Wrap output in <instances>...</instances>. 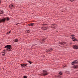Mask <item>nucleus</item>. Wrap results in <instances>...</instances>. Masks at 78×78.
Listing matches in <instances>:
<instances>
[{
    "label": "nucleus",
    "mask_w": 78,
    "mask_h": 78,
    "mask_svg": "<svg viewBox=\"0 0 78 78\" xmlns=\"http://www.w3.org/2000/svg\"><path fill=\"white\" fill-rule=\"evenodd\" d=\"M5 48H6V50L8 51H9L11 50V45H7L5 46Z\"/></svg>",
    "instance_id": "f257e3e1"
},
{
    "label": "nucleus",
    "mask_w": 78,
    "mask_h": 78,
    "mask_svg": "<svg viewBox=\"0 0 78 78\" xmlns=\"http://www.w3.org/2000/svg\"><path fill=\"white\" fill-rule=\"evenodd\" d=\"M6 20L7 21L9 20V18L8 17H6L5 18H4L2 19L1 20H0V23L5 22V21H6Z\"/></svg>",
    "instance_id": "f03ea898"
},
{
    "label": "nucleus",
    "mask_w": 78,
    "mask_h": 78,
    "mask_svg": "<svg viewBox=\"0 0 78 78\" xmlns=\"http://www.w3.org/2000/svg\"><path fill=\"white\" fill-rule=\"evenodd\" d=\"M48 74V72H47V71L44 70H43V73L42 74V75H43V76H45L47 75Z\"/></svg>",
    "instance_id": "7ed1b4c3"
},
{
    "label": "nucleus",
    "mask_w": 78,
    "mask_h": 78,
    "mask_svg": "<svg viewBox=\"0 0 78 78\" xmlns=\"http://www.w3.org/2000/svg\"><path fill=\"white\" fill-rule=\"evenodd\" d=\"M70 38H71V39H72L73 41H77L76 39H75V36L73 35H72L70 37Z\"/></svg>",
    "instance_id": "20e7f679"
},
{
    "label": "nucleus",
    "mask_w": 78,
    "mask_h": 78,
    "mask_svg": "<svg viewBox=\"0 0 78 78\" xmlns=\"http://www.w3.org/2000/svg\"><path fill=\"white\" fill-rule=\"evenodd\" d=\"M53 49L51 48L50 49H47L46 51V52H47L48 53L51 52V51H53Z\"/></svg>",
    "instance_id": "39448f33"
},
{
    "label": "nucleus",
    "mask_w": 78,
    "mask_h": 78,
    "mask_svg": "<svg viewBox=\"0 0 78 78\" xmlns=\"http://www.w3.org/2000/svg\"><path fill=\"white\" fill-rule=\"evenodd\" d=\"M73 48H74V49L77 50V49H78V45H74L73 46Z\"/></svg>",
    "instance_id": "423d86ee"
},
{
    "label": "nucleus",
    "mask_w": 78,
    "mask_h": 78,
    "mask_svg": "<svg viewBox=\"0 0 78 78\" xmlns=\"http://www.w3.org/2000/svg\"><path fill=\"white\" fill-rule=\"evenodd\" d=\"M78 62V61L75 60L74 61L72 62V64L73 65H74V64H77Z\"/></svg>",
    "instance_id": "0eeeda50"
},
{
    "label": "nucleus",
    "mask_w": 78,
    "mask_h": 78,
    "mask_svg": "<svg viewBox=\"0 0 78 78\" xmlns=\"http://www.w3.org/2000/svg\"><path fill=\"white\" fill-rule=\"evenodd\" d=\"M66 43L64 42H60L59 43V45H64V44H66Z\"/></svg>",
    "instance_id": "6e6552de"
},
{
    "label": "nucleus",
    "mask_w": 78,
    "mask_h": 78,
    "mask_svg": "<svg viewBox=\"0 0 78 78\" xmlns=\"http://www.w3.org/2000/svg\"><path fill=\"white\" fill-rule=\"evenodd\" d=\"M14 8V5H9V8L11 9H12Z\"/></svg>",
    "instance_id": "1a4fd4ad"
},
{
    "label": "nucleus",
    "mask_w": 78,
    "mask_h": 78,
    "mask_svg": "<svg viewBox=\"0 0 78 78\" xmlns=\"http://www.w3.org/2000/svg\"><path fill=\"white\" fill-rule=\"evenodd\" d=\"M73 69H77L78 68V65L74 66H73Z\"/></svg>",
    "instance_id": "9d476101"
},
{
    "label": "nucleus",
    "mask_w": 78,
    "mask_h": 78,
    "mask_svg": "<svg viewBox=\"0 0 78 78\" xmlns=\"http://www.w3.org/2000/svg\"><path fill=\"white\" fill-rule=\"evenodd\" d=\"M33 25H34V23L30 24L28 25V26H30V27H31V26H33Z\"/></svg>",
    "instance_id": "9b49d317"
},
{
    "label": "nucleus",
    "mask_w": 78,
    "mask_h": 78,
    "mask_svg": "<svg viewBox=\"0 0 78 78\" xmlns=\"http://www.w3.org/2000/svg\"><path fill=\"white\" fill-rule=\"evenodd\" d=\"M45 41V38H44L42 40H40V41L41 42V43L42 42H41V41Z\"/></svg>",
    "instance_id": "f8f14e48"
},
{
    "label": "nucleus",
    "mask_w": 78,
    "mask_h": 78,
    "mask_svg": "<svg viewBox=\"0 0 78 78\" xmlns=\"http://www.w3.org/2000/svg\"><path fill=\"white\" fill-rule=\"evenodd\" d=\"M18 41H19V40H18V39H15V40L14 41L15 42H17Z\"/></svg>",
    "instance_id": "ddd939ff"
},
{
    "label": "nucleus",
    "mask_w": 78,
    "mask_h": 78,
    "mask_svg": "<svg viewBox=\"0 0 78 78\" xmlns=\"http://www.w3.org/2000/svg\"><path fill=\"white\" fill-rule=\"evenodd\" d=\"M5 52L3 51L2 55H3V56H4V55H5Z\"/></svg>",
    "instance_id": "4468645a"
},
{
    "label": "nucleus",
    "mask_w": 78,
    "mask_h": 78,
    "mask_svg": "<svg viewBox=\"0 0 78 78\" xmlns=\"http://www.w3.org/2000/svg\"><path fill=\"white\" fill-rule=\"evenodd\" d=\"M66 74H69L70 73V72L69 71H67L66 72Z\"/></svg>",
    "instance_id": "2eb2a0df"
},
{
    "label": "nucleus",
    "mask_w": 78,
    "mask_h": 78,
    "mask_svg": "<svg viewBox=\"0 0 78 78\" xmlns=\"http://www.w3.org/2000/svg\"><path fill=\"white\" fill-rule=\"evenodd\" d=\"M21 66H23V67H25V66H24V65H23V64H21Z\"/></svg>",
    "instance_id": "dca6fc26"
},
{
    "label": "nucleus",
    "mask_w": 78,
    "mask_h": 78,
    "mask_svg": "<svg viewBox=\"0 0 78 78\" xmlns=\"http://www.w3.org/2000/svg\"><path fill=\"white\" fill-rule=\"evenodd\" d=\"M26 32H27V33H29L30 32V30H27L26 31Z\"/></svg>",
    "instance_id": "f3484780"
},
{
    "label": "nucleus",
    "mask_w": 78,
    "mask_h": 78,
    "mask_svg": "<svg viewBox=\"0 0 78 78\" xmlns=\"http://www.w3.org/2000/svg\"><path fill=\"white\" fill-rule=\"evenodd\" d=\"M10 33H11V31H10L7 32V34H9Z\"/></svg>",
    "instance_id": "a211bd4d"
},
{
    "label": "nucleus",
    "mask_w": 78,
    "mask_h": 78,
    "mask_svg": "<svg viewBox=\"0 0 78 78\" xmlns=\"http://www.w3.org/2000/svg\"><path fill=\"white\" fill-rule=\"evenodd\" d=\"M59 74H60V75H62V73L61 72H60L59 73Z\"/></svg>",
    "instance_id": "6ab92c4d"
},
{
    "label": "nucleus",
    "mask_w": 78,
    "mask_h": 78,
    "mask_svg": "<svg viewBox=\"0 0 78 78\" xmlns=\"http://www.w3.org/2000/svg\"><path fill=\"white\" fill-rule=\"evenodd\" d=\"M3 11H2V12H1V14H3Z\"/></svg>",
    "instance_id": "aec40b11"
},
{
    "label": "nucleus",
    "mask_w": 78,
    "mask_h": 78,
    "mask_svg": "<svg viewBox=\"0 0 78 78\" xmlns=\"http://www.w3.org/2000/svg\"><path fill=\"white\" fill-rule=\"evenodd\" d=\"M28 62H29V63H30V64H31L32 62H30V61H28Z\"/></svg>",
    "instance_id": "412c9836"
},
{
    "label": "nucleus",
    "mask_w": 78,
    "mask_h": 78,
    "mask_svg": "<svg viewBox=\"0 0 78 78\" xmlns=\"http://www.w3.org/2000/svg\"><path fill=\"white\" fill-rule=\"evenodd\" d=\"M58 77L59 78H61V76H60V75H59L58 76Z\"/></svg>",
    "instance_id": "4be33fe9"
},
{
    "label": "nucleus",
    "mask_w": 78,
    "mask_h": 78,
    "mask_svg": "<svg viewBox=\"0 0 78 78\" xmlns=\"http://www.w3.org/2000/svg\"><path fill=\"white\" fill-rule=\"evenodd\" d=\"M24 78H27V77L26 76H24Z\"/></svg>",
    "instance_id": "5701e85b"
},
{
    "label": "nucleus",
    "mask_w": 78,
    "mask_h": 78,
    "mask_svg": "<svg viewBox=\"0 0 78 78\" xmlns=\"http://www.w3.org/2000/svg\"><path fill=\"white\" fill-rule=\"evenodd\" d=\"M70 1H71V2H73V1H74V0H70Z\"/></svg>",
    "instance_id": "b1692460"
},
{
    "label": "nucleus",
    "mask_w": 78,
    "mask_h": 78,
    "mask_svg": "<svg viewBox=\"0 0 78 78\" xmlns=\"http://www.w3.org/2000/svg\"><path fill=\"white\" fill-rule=\"evenodd\" d=\"M24 66H27V64H23Z\"/></svg>",
    "instance_id": "393cba45"
},
{
    "label": "nucleus",
    "mask_w": 78,
    "mask_h": 78,
    "mask_svg": "<svg viewBox=\"0 0 78 78\" xmlns=\"http://www.w3.org/2000/svg\"><path fill=\"white\" fill-rule=\"evenodd\" d=\"M19 23H16V25H18Z\"/></svg>",
    "instance_id": "a878e982"
},
{
    "label": "nucleus",
    "mask_w": 78,
    "mask_h": 78,
    "mask_svg": "<svg viewBox=\"0 0 78 78\" xmlns=\"http://www.w3.org/2000/svg\"><path fill=\"white\" fill-rule=\"evenodd\" d=\"M4 51H5V50H4Z\"/></svg>",
    "instance_id": "bb28decb"
},
{
    "label": "nucleus",
    "mask_w": 78,
    "mask_h": 78,
    "mask_svg": "<svg viewBox=\"0 0 78 78\" xmlns=\"http://www.w3.org/2000/svg\"><path fill=\"white\" fill-rule=\"evenodd\" d=\"M0 20H1V19L0 18Z\"/></svg>",
    "instance_id": "cd10ccee"
},
{
    "label": "nucleus",
    "mask_w": 78,
    "mask_h": 78,
    "mask_svg": "<svg viewBox=\"0 0 78 78\" xmlns=\"http://www.w3.org/2000/svg\"><path fill=\"white\" fill-rule=\"evenodd\" d=\"M53 25H54V24H53Z\"/></svg>",
    "instance_id": "c85d7f7f"
},
{
    "label": "nucleus",
    "mask_w": 78,
    "mask_h": 78,
    "mask_svg": "<svg viewBox=\"0 0 78 78\" xmlns=\"http://www.w3.org/2000/svg\"><path fill=\"white\" fill-rule=\"evenodd\" d=\"M64 67H65V66H64Z\"/></svg>",
    "instance_id": "c756f323"
},
{
    "label": "nucleus",
    "mask_w": 78,
    "mask_h": 78,
    "mask_svg": "<svg viewBox=\"0 0 78 78\" xmlns=\"http://www.w3.org/2000/svg\"><path fill=\"white\" fill-rule=\"evenodd\" d=\"M54 28H55V27H54Z\"/></svg>",
    "instance_id": "7c9ffc66"
}]
</instances>
